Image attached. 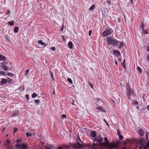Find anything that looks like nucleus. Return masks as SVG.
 <instances>
[{"mask_svg":"<svg viewBox=\"0 0 149 149\" xmlns=\"http://www.w3.org/2000/svg\"><path fill=\"white\" fill-rule=\"evenodd\" d=\"M105 142L104 143H101L102 146L104 149L107 148L108 149H118V143H116L115 144L109 143L106 137L104 138Z\"/></svg>","mask_w":149,"mask_h":149,"instance_id":"nucleus-1","label":"nucleus"},{"mask_svg":"<svg viewBox=\"0 0 149 149\" xmlns=\"http://www.w3.org/2000/svg\"><path fill=\"white\" fill-rule=\"evenodd\" d=\"M77 144H72L71 145L72 148L73 149H82L84 147L82 145L83 142L81 141L79 136L77 135V138L76 139Z\"/></svg>","mask_w":149,"mask_h":149,"instance_id":"nucleus-2","label":"nucleus"},{"mask_svg":"<svg viewBox=\"0 0 149 149\" xmlns=\"http://www.w3.org/2000/svg\"><path fill=\"white\" fill-rule=\"evenodd\" d=\"M107 43L109 45H112L113 46H116L118 43V41L114 38L109 36L107 37Z\"/></svg>","mask_w":149,"mask_h":149,"instance_id":"nucleus-3","label":"nucleus"},{"mask_svg":"<svg viewBox=\"0 0 149 149\" xmlns=\"http://www.w3.org/2000/svg\"><path fill=\"white\" fill-rule=\"evenodd\" d=\"M137 146L140 149H149V140L147 142L146 145L144 146L143 143V141L140 140L137 143Z\"/></svg>","mask_w":149,"mask_h":149,"instance_id":"nucleus-4","label":"nucleus"},{"mask_svg":"<svg viewBox=\"0 0 149 149\" xmlns=\"http://www.w3.org/2000/svg\"><path fill=\"white\" fill-rule=\"evenodd\" d=\"M90 147L91 149H104L101 143L96 144L93 143Z\"/></svg>","mask_w":149,"mask_h":149,"instance_id":"nucleus-5","label":"nucleus"},{"mask_svg":"<svg viewBox=\"0 0 149 149\" xmlns=\"http://www.w3.org/2000/svg\"><path fill=\"white\" fill-rule=\"evenodd\" d=\"M112 31V29L111 28L106 29L102 33V36L105 37L111 35Z\"/></svg>","mask_w":149,"mask_h":149,"instance_id":"nucleus-6","label":"nucleus"},{"mask_svg":"<svg viewBox=\"0 0 149 149\" xmlns=\"http://www.w3.org/2000/svg\"><path fill=\"white\" fill-rule=\"evenodd\" d=\"M27 145L26 144H17L15 147L18 149H27Z\"/></svg>","mask_w":149,"mask_h":149,"instance_id":"nucleus-7","label":"nucleus"},{"mask_svg":"<svg viewBox=\"0 0 149 149\" xmlns=\"http://www.w3.org/2000/svg\"><path fill=\"white\" fill-rule=\"evenodd\" d=\"M103 139L102 137L100 135H99L96 136L93 140V141H97L98 143H102V142H101L103 141Z\"/></svg>","mask_w":149,"mask_h":149,"instance_id":"nucleus-8","label":"nucleus"},{"mask_svg":"<svg viewBox=\"0 0 149 149\" xmlns=\"http://www.w3.org/2000/svg\"><path fill=\"white\" fill-rule=\"evenodd\" d=\"M10 140L8 139L4 144L7 147L8 149H13L12 146L10 144Z\"/></svg>","mask_w":149,"mask_h":149,"instance_id":"nucleus-9","label":"nucleus"},{"mask_svg":"<svg viewBox=\"0 0 149 149\" xmlns=\"http://www.w3.org/2000/svg\"><path fill=\"white\" fill-rule=\"evenodd\" d=\"M127 94L128 96V98L129 100H130V95H131V88L129 85H127Z\"/></svg>","mask_w":149,"mask_h":149,"instance_id":"nucleus-10","label":"nucleus"},{"mask_svg":"<svg viewBox=\"0 0 149 149\" xmlns=\"http://www.w3.org/2000/svg\"><path fill=\"white\" fill-rule=\"evenodd\" d=\"M141 28L142 31V33L143 34H146L149 33L148 29H144L143 23H142L141 25Z\"/></svg>","mask_w":149,"mask_h":149,"instance_id":"nucleus-11","label":"nucleus"},{"mask_svg":"<svg viewBox=\"0 0 149 149\" xmlns=\"http://www.w3.org/2000/svg\"><path fill=\"white\" fill-rule=\"evenodd\" d=\"M113 53L117 57H119L121 55L120 52L117 50H114L113 51Z\"/></svg>","mask_w":149,"mask_h":149,"instance_id":"nucleus-12","label":"nucleus"},{"mask_svg":"<svg viewBox=\"0 0 149 149\" xmlns=\"http://www.w3.org/2000/svg\"><path fill=\"white\" fill-rule=\"evenodd\" d=\"M96 136V132L94 131H92L90 133V136L91 137H95Z\"/></svg>","mask_w":149,"mask_h":149,"instance_id":"nucleus-13","label":"nucleus"},{"mask_svg":"<svg viewBox=\"0 0 149 149\" xmlns=\"http://www.w3.org/2000/svg\"><path fill=\"white\" fill-rule=\"evenodd\" d=\"M138 133L140 136H143L144 134V132L141 129H140L138 131Z\"/></svg>","mask_w":149,"mask_h":149,"instance_id":"nucleus-14","label":"nucleus"},{"mask_svg":"<svg viewBox=\"0 0 149 149\" xmlns=\"http://www.w3.org/2000/svg\"><path fill=\"white\" fill-rule=\"evenodd\" d=\"M19 113V111L17 110L14 111L12 113V115L13 116H17L18 115Z\"/></svg>","mask_w":149,"mask_h":149,"instance_id":"nucleus-15","label":"nucleus"},{"mask_svg":"<svg viewBox=\"0 0 149 149\" xmlns=\"http://www.w3.org/2000/svg\"><path fill=\"white\" fill-rule=\"evenodd\" d=\"M1 67L3 69L5 70H8V68L7 66L4 63H2L1 65Z\"/></svg>","mask_w":149,"mask_h":149,"instance_id":"nucleus-16","label":"nucleus"},{"mask_svg":"<svg viewBox=\"0 0 149 149\" xmlns=\"http://www.w3.org/2000/svg\"><path fill=\"white\" fill-rule=\"evenodd\" d=\"M6 60V57L5 56L0 54V60L4 61Z\"/></svg>","mask_w":149,"mask_h":149,"instance_id":"nucleus-17","label":"nucleus"},{"mask_svg":"<svg viewBox=\"0 0 149 149\" xmlns=\"http://www.w3.org/2000/svg\"><path fill=\"white\" fill-rule=\"evenodd\" d=\"M125 61V59H124L123 62L121 63V65L125 69H126Z\"/></svg>","mask_w":149,"mask_h":149,"instance_id":"nucleus-18","label":"nucleus"},{"mask_svg":"<svg viewBox=\"0 0 149 149\" xmlns=\"http://www.w3.org/2000/svg\"><path fill=\"white\" fill-rule=\"evenodd\" d=\"M38 44H40L41 45L44 46L45 47L46 46V45L41 40H39L38 41Z\"/></svg>","mask_w":149,"mask_h":149,"instance_id":"nucleus-19","label":"nucleus"},{"mask_svg":"<svg viewBox=\"0 0 149 149\" xmlns=\"http://www.w3.org/2000/svg\"><path fill=\"white\" fill-rule=\"evenodd\" d=\"M68 45L69 47L72 49L73 47V44L71 41L69 42L68 43Z\"/></svg>","mask_w":149,"mask_h":149,"instance_id":"nucleus-20","label":"nucleus"},{"mask_svg":"<svg viewBox=\"0 0 149 149\" xmlns=\"http://www.w3.org/2000/svg\"><path fill=\"white\" fill-rule=\"evenodd\" d=\"M1 84H6L7 83V80L6 79L3 78L1 79Z\"/></svg>","mask_w":149,"mask_h":149,"instance_id":"nucleus-21","label":"nucleus"},{"mask_svg":"<svg viewBox=\"0 0 149 149\" xmlns=\"http://www.w3.org/2000/svg\"><path fill=\"white\" fill-rule=\"evenodd\" d=\"M96 109L97 110H100L101 111H102V112H104V113L106 112V111L102 109L100 107H96Z\"/></svg>","mask_w":149,"mask_h":149,"instance_id":"nucleus-22","label":"nucleus"},{"mask_svg":"<svg viewBox=\"0 0 149 149\" xmlns=\"http://www.w3.org/2000/svg\"><path fill=\"white\" fill-rule=\"evenodd\" d=\"M14 21H11L9 22H8V24L11 26H13L14 25Z\"/></svg>","mask_w":149,"mask_h":149,"instance_id":"nucleus-23","label":"nucleus"},{"mask_svg":"<svg viewBox=\"0 0 149 149\" xmlns=\"http://www.w3.org/2000/svg\"><path fill=\"white\" fill-rule=\"evenodd\" d=\"M19 30L18 27L17 26H16L15 27L14 29V32L15 33H16L18 32Z\"/></svg>","mask_w":149,"mask_h":149,"instance_id":"nucleus-24","label":"nucleus"},{"mask_svg":"<svg viewBox=\"0 0 149 149\" xmlns=\"http://www.w3.org/2000/svg\"><path fill=\"white\" fill-rule=\"evenodd\" d=\"M50 76H51V78H52L53 80V81H54V74H53V72H52L51 71H50Z\"/></svg>","mask_w":149,"mask_h":149,"instance_id":"nucleus-25","label":"nucleus"},{"mask_svg":"<svg viewBox=\"0 0 149 149\" xmlns=\"http://www.w3.org/2000/svg\"><path fill=\"white\" fill-rule=\"evenodd\" d=\"M95 6L94 5L91 6L89 9L90 10H93L95 8Z\"/></svg>","mask_w":149,"mask_h":149,"instance_id":"nucleus-26","label":"nucleus"},{"mask_svg":"<svg viewBox=\"0 0 149 149\" xmlns=\"http://www.w3.org/2000/svg\"><path fill=\"white\" fill-rule=\"evenodd\" d=\"M137 69L140 73H141L142 72L141 69L139 67H138L137 68Z\"/></svg>","mask_w":149,"mask_h":149,"instance_id":"nucleus-27","label":"nucleus"},{"mask_svg":"<svg viewBox=\"0 0 149 149\" xmlns=\"http://www.w3.org/2000/svg\"><path fill=\"white\" fill-rule=\"evenodd\" d=\"M38 96V95L37 94L35 93H33L31 95V97L32 98H34Z\"/></svg>","mask_w":149,"mask_h":149,"instance_id":"nucleus-28","label":"nucleus"},{"mask_svg":"<svg viewBox=\"0 0 149 149\" xmlns=\"http://www.w3.org/2000/svg\"><path fill=\"white\" fill-rule=\"evenodd\" d=\"M5 40L7 41H8L9 40V39H10V38L8 36V35H6L5 36Z\"/></svg>","mask_w":149,"mask_h":149,"instance_id":"nucleus-29","label":"nucleus"},{"mask_svg":"<svg viewBox=\"0 0 149 149\" xmlns=\"http://www.w3.org/2000/svg\"><path fill=\"white\" fill-rule=\"evenodd\" d=\"M67 80L71 84H72V80L70 78H68L67 79Z\"/></svg>","mask_w":149,"mask_h":149,"instance_id":"nucleus-30","label":"nucleus"},{"mask_svg":"<svg viewBox=\"0 0 149 149\" xmlns=\"http://www.w3.org/2000/svg\"><path fill=\"white\" fill-rule=\"evenodd\" d=\"M123 42H120V44L119 45V47L118 48H121L123 46Z\"/></svg>","mask_w":149,"mask_h":149,"instance_id":"nucleus-31","label":"nucleus"},{"mask_svg":"<svg viewBox=\"0 0 149 149\" xmlns=\"http://www.w3.org/2000/svg\"><path fill=\"white\" fill-rule=\"evenodd\" d=\"M125 143L126 144V145L123 147L122 149H129V147L127 146V143Z\"/></svg>","mask_w":149,"mask_h":149,"instance_id":"nucleus-32","label":"nucleus"},{"mask_svg":"<svg viewBox=\"0 0 149 149\" xmlns=\"http://www.w3.org/2000/svg\"><path fill=\"white\" fill-rule=\"evenodd\" d=\"M89 85L93 89L94 88L93 86V85L90 82H88Z\"/></svg>","mask_w":149,"mask_h":149,"instance_id":"nucleus-33","label":"nucleus"},{"mask_svg":"<svg viewBox=\"0 0 149 149\" xmlns=\"http://www.w3.org/2000/svg\"><path fill=\"white\" fill-rule=\"evenodd\" d=\"M34 101L37 104H38L40 102V100H34Z\"/></svg>","mask_w":149,"mask_h":149,"instance_id":"nucleus-34","label":"nucleus"},{"mask_svg":"<svg viewBox=\"0 0 149 149\" xmlns=\"http://www.w3.org/2000/svg\"><path fill=\"white\" fill-rule=\"evenodd\" d=\"M17 130V128L14 127V130H13V134L15 133V132Z\"/></svg>","mask_w":149,"mask_h":149,"instance_id":"nucleus-35","label":"nucleus"},{"mask_svg":"<svg viewBox=\"0 0 149 149\" xmlns=\"http://www.w3.org/2000/svg\"><path fill=\"white\" fill-rule=\"evenodd\" d=\"M127 142L129 143H130L132 144V141L131 139H127Z\"/></svg>","mask_w":149,"mask_h":149,"instance_id":"nucleus-36","label":"nucleus"},{"mask_svg":"<svg viewBox=\"0 0 149 149\" xmlns=\"http://www.w3.org/2000/svg\"><path fill=\"white\" fill-rule=\"evenodd\" d=\"M32 135V134H30L29 132L26 133V136L28 137L29 136H31Z\"/></svg>","mask_w":149,"mask_h":149,"instance_id":"nucleus-37","label":"nucleus"},{"mask_svg":"<svg viewBox=\"0 0 149 149\" xmlns=\"http://www.w3.org/2000/svg\"><path fill=\"white\" fill-rule=\"evenodd\" d=\"M118 136H119V139L120 140H121L123 139V137L122 135H120Z\"/></svg>","mask_w":149,"mask_h":149,"instance_id":"nucleus-38","label":"nucleus"},{"mask_svg":"<svg viewBox=\"0 0 149 149\" xmlns=\"http://www.w3.org/2000/svg\"><path fill=\"white\" fill-rule=\"evenodd\" d=\"M0 74H1L6 75V74L3 71H0Z\"/></svg>","mask_w":149,"mask_h":149,"instance_id":"nucleus-39","label":"nucleus"},{"mask_svg":"<svg viewBox=\"0 0 149 149\" xmlns=\"http://www.w3.org/2000/svg\"><path fill=\"white\" fill-rule=\"evenodd\" d=\"M97 102H102V100L99 98H98L97 99Z\"/></svg>","mask_w":149,"mask_h":149,"instance_id":"nucleus-40","label":"nucleus"},{"mask_svg":"<svg viewBox=\"0 0 149 149\" xmlns=\"http://www.w3.org/2000/svg\"><path fill=\"white\" fill-rule=\"evenodd\" d=\"M8 82H10L12 81V80L9 78H8Z\"/></svg>","mask_w":149,"mask_h":149,"instance_id":"nucleus-41","label":"nucleus"},{"mask_svg":"<svg viewBox=\"0 0 149 149\" xmlns=\"http://www.w3.org/2000/svg\"><path fill=\"white\" fill-rule=\"evenodd\" d=\"M7 74L9 76H11V77L13 76V74L11 73H7Z\"/></svg>","mask_w":149,"mask_h":149,"instance_id":"nucleus-42","label":"nucleus"},{"mask_svg":"<svg viewBox=\"0 0 149 149\" xmlns=\"http://www.w3.org/2000/svg\"><path fill=\"white\" fill-rule=\"evenodd\" d=\"M51 148H47L45 149H51L52 148H53L54 147V145H52L51 146Z\"/></svg>","mask_w":149,"mask_h":149,"instance_id":"nucleus-43","label":"nucleus"},{"mask_svg":"<svg viewBox=\"0 0 149 149\" xmlns=\"http://www.w3.org/2000/svg\"><path fill=\"white\" fill-rule=\"evenodd\" d=\"M92 32V30H90L88 32V34L89 36H91V33Z\"/></svg>","mask_w":149,"mask_h":149,"instance_id":"nucleus-44","label":"nucleus"},{"mask_svg":"<svg viewBox=\"0 0 149 149\" xmlns=\"http://www.w3.org/2000/svg\"><path fill=\"white\" fill-rule=\"evenodd\" d=\"M132 94V96H133V97L135 96V94L133 92V91H132L131 93V94Z\"/></svg>","mask_w":149,"mask_h":149,"instance_id":"nucleus-45","label":"nucleus"},{"mask_svg":"<svg viewBox=\"0 0 149 149\" xmlns=\"http://www.w3.org/2000/svg\"><path fill=\"white\" fill-rule=\"evenodd\" d=\"M51 49L52 51H55V47H53L51 48Z\"/></svg>","mask_w":149,"mask_h":149,"instance_id":"nucleus-46","label":"nucleus"},{"mask_svg":"<svg viewBox=\"0 0 149 149\" xmlns=\"http://www.w3.org/2000/svg\"><path fill=\"white\" fill-rule=\"evenodd\" d=\"M104 122L107 125V126H109V125L108 124V123L107 122V121L105 120V119H104Z\"/></svg>","mask_w":149,"mask_h":149,"instance_id":"nucleus-47","label":"nucleus"},{"mask_svg":"<svg viewBox=\"0 0 149 149\" xmlns=\"http://www.w3.org/2000/svg\"><path fill=\"white\" fill-rule=\"evenodd\" d=\"M29 72V70H26L25 72V74L26 75H27V74Z\"/></svg>","mask_w":149,"mask_h":149,"instance_id":"nucleus-48","label":"nucleus"},{"mask_svg":"<svg viewBox=\"0 0 149 149\" xmlns=\"http://www.w3.org/2000/svg\"><path fill=\"white\" fill-rule=\"evenodd\" d=\"M117 134L118 136L120 135L121 133L118 130L117 131Z\"/></svg>","mask_w":149,"mask_h":149,"instance_id":"nucleus-49","label":"nucleus"},{"mask_svg":"<svg viewBox=\"0 0 149 149\" xmlns=\"http://www.w3.org/2000/svg\"><path fill=\"white\" fill-rule=\"evenodd\" d=\"M62 118H66V115H65V114H63L62 116Z\"/></svg>","mask_w":149,"mask_h":149,"instance_id":"nucleus-50","label":"nucleus"},{"mask_svg":"<svg viewBox=\"0 0 149 149\" xmlns=\"http://www.w3.org/2000/svg\"><path fill=\"white\" fill-rule=\"evenodd\" d=\"M134 104L137 105L138 104V102L137 101H134Z\"/></svg>","mask_w":149,"mask_h":149,"instance_id":"nucleus-51","label":"nucleus"},{"mask_svg":"<svg viewBox=\"0 0 149 149\" xmlns=\"http://www.w3.org/2000/svg\"><path fill=\"white\" fill-rule=\"evenodd\" d=\"M26 98L27 99V100H29L28 95H26Z\"/></svg>","mask_w":149,"mask_h":149,"instance_id":"nucleus-52","label":"nucleus"},{"mask_svg":"<svg viewBox=\"0 0 149 149\" xmlns=\"http://www.w3.org/2000/svg\"><path fill=\"white\" fill-rule=\"evenodd\" d=\"M147 51L148 52H149V46H147Z\"/></svg>","mask_w":149,"mask_h":149,"instance_id":"nucleus-53","label":"nucleus"},{"mask_svg":"<svg viewBox=\"0 0 149 149\" xmlns=\"http://www.w3.org/2000/svg\"><path fill=\"white\" fill-rule=\"evenodd\" d=\"M147 60L149 61V55H148L147 56Z\"/></svg>","mask_w":149,"mask_h":149,"instance_id":"nucleus-54","label":"nucleus"},{"mask_svg":"<svg viewBox=\"0 0 149 149\" xmlns=\"http://www.w3.org/2000/svg\"><path fill=\"white\" fill-rule=\"evenodd\" d=\"M21 140H18L16 141V142L17 143H18Z\"/></svg>","mask_w":149,"mask_h":149,"instance_id":"nucleus-55","label":"nucleus"},{"mask_svg":"<svg viewBox=\"0 0 149 149\" xmlns=\"http://www.w3.org/2000/svg\"><path fill=\"white\" fill-rule=\"evenodd\" d=\"M148 132H147L146 133V138H148Z\"/></svg>","mask_w":149,"mask_h":149,"instance_id":"nucleus-56","label":"nucleus"},{"mask_svg":"<svg viewBox=\"0 0 149 149\" xmlns=\"http://www.w3.org/2000/svg\"><path fill=\"white\" fill-rule=\"evenodd\" d=\"M147 108L148 110H149V105H148Z\"/></svg>","mask_w":149,"mask_h":149,"instance_id":"nucleus-57","label":"nucleus"},{"mask_svg":"<svg viewBox=\"0 0 149 149\" xmlns=\"http://www.w3.org/2000/svg\"><path fill=\"white\" fill-rule=\"evenodd\" d=\"M5 129H6V128H5V127L3 128V129L2 130V132H3V131L5 130Z\"/></svg>","mask_w":149,"mask_h":149,"instance_id":"nucleus-58","label":"nucleus"},{"mask_svg":"<svg viewBox=\"0 0 149 149\" xmlns=\"http://www.w3.org/2000/svg\"><path fill=\"white\" fill-rule=\"evenodd\" d=\"M57 149H62V148L61 147H58Z\"/></svg>","mask_w":149,"mask_h":149,"instance_id":"nucleus-59","label":"nucleus"},{"mask_svg":"<svg viewBox=\"0 0 149 149\" xmlns=\"http://www.w3.org/2000/svg\"><path fill=\"white\" fill-rule=\"evenodd\" d=\"M10 13V12L9 11H8L7 12V14L8 15Z\"/></svg>","mask_w":149,"mask_h":149,"instance_id":"nucleus-60","label":"nucleus"},{"mask_svg":"<svg viewBox=\"0 0 149 149\" xmlns=\"http://www.w3.org/2000/svg\"><path fill=\"white\" fill-rule=\"evenodd\" d=\"M115 63L116 64V65H117V62L115 60Z\"/></svg>","mask_w":149,"mask_h":149,"instance_id":"nucleus-61","label":"nucleus"},{"mask_svg":"<svg viewBox=\"0 0 149 149\" xmlns=\"http://www.w3.org/2000/svg\"><path fill=\"white\" fill-rule=\"evenodd\" d=\"M119 60L121 62L122 61V59L121 58H119Z\"/></svg>","mask_w":149,"mask_h":149,"instance_id":"nucleus-62","label":"nucleus"},{"mask_svg":"<svg viewBox=\"0 0 149 149\" xmlns=\"http://www.w3.org/2000/svg\"><path fill=\"white\" fill-rule=\"evenodd\" d=\"M136 108H137V109H139V107H138V106H137L136 107Z\"/></svg>","mask_w":149,"mask_h":149,"instance_id":"nucleus-63","label":"nucleus"},{"mask_svg":"<svg viewBox=\"0 0 149 149\" xmlns=\"http://www.w3.org/2000/svg\"><path fill=\"white\" fill-rule=\"evenodd\" d=\"M72 105H75V104H74V102H72Z\"/></svg>","mask_w":149,"mask_h":149,"instance_id":"nucleus-64","label":"nucleus"}]
</instances>
